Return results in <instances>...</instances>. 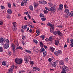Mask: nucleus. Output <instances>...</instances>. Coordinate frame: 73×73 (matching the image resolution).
<instances>
[{"instance_id": "1", "label": "nucleus", "mask_w": 73, "mask_h": 73, "mask_svg": "<svg viewBox=\"0 0 73 73\" xmlns=\"http://www.w3.org/2000/svg\"><path fill=\"white\" fill-rule=\"evenodd\" d=\"M48 5L50 6L51 8H48V7H45V9L46 10H48L50 11V12H55L56 11V8L55 7L53 6V5L52 4H50V3L48 4Z\"/></svg>"}, {"instance_id": "2", "label": "nucleus", "mask_w": 73, "mask_h": 73, "mask_svg": "<svg viewBox=\"0 0 73 73\" xmlns=\"http://www.w3.org/2000/svg\"><path fill=\"white\" fill-rule=\"evenodd\" d=\"M69 9H66L64 12H66L67 13V15H65V17L66 18V19H67L68 18V16H70V15H71V17H73V11L71 13H70L69 12Z\"/></svg>"}, {"instance_id": "3", "label": "nucleus", "mask_w": 73, "mask_h": 73, "mask_svg": "<svg viewBox=\"0 0 73 73\" xmlns=\"http://www.w3.org/2000/svg\"><path fill=\"white\" fill-rule=\"evenodd\" d=\"M69 71V68L64 65L62 67L61 73H66Z\"/></svg>"}, {"instance_id": "4", "label": "nucleus", "mask_w": 73, "mask_h": 73, "mask_svg": "<svg viewBox=\"0 0 73 73\" xmlns=\"http://www.w3.org/2000/svg\"><path fill=\"white\" fill-rule=\"evenodd\" d=\"M47 25L48 26V27H51V28H50L51 33H52V32H54V31H53L54 29V25H52L50 23H48L47 24Z\"/></svg>"}, {"instance_id": "5", "label": "nucleus", "mask_w": 73, "mask_h": 73, "mask_svg": "<svg viewBox=\"0 0 73 73\" xmlns=\"http://www.w3.org/2000/svg\"><path fill=\"white\" fill-rule=\"evenodd\" d=\"M11 47L12 49L13 50V54L14 56H16V49H15V44H14L12 43L11 44Z\"/></svg>"}, {"instance_id": "6", "label": "nucleus", "mask_w": 73, "mask_h": 73, "mask_svg": "<svg viewBox=\"0 0 73 73\" xmlns=\"http://www.w3.org/2000/svg\"><path fill=\"white\" fill-rule=\"evenodd\" d=\"M15 61L16 64H21L23 63V60L18 58L15 59Z\"/></svg>"}, {"instance_id": "7", "label": "nucleus", "mask_w": 73, "mask_h": 73, "mask_svg": "<svg viewBox=\"0 0 73 73\" xmlns=\"http://www.w3.org/2000/svg\"><path fill=\"white\" fill-rule=\"evenodd\" d=\"M7 43H5L3 46V47L4 49H8V48H9V41H6Z\"/></svg>"}, {"instance_id": "8", "label": "nucleus", "mask_w": 73, "mask_h": 73, "mask_svg": "<svg viewBox=\"0 0 73 73\" xmlns=\"http://www.w3.org/2000/svg\"><path fill=\"white\" fill-rule=\"evenodd\" d=\"M0 43L2 45H3V44H4V39L3 38H0Z\"/></svg>"}, {"instance_id": "9", "label": "nucleus", "mask_w": 73, "mask_h": 73, "mask_svg": "<svg viewBox=\"0 0 73 73\" xmlns=\"http://www.w3.org/2000/svg\"><path fill=\"white\" fill-rule=\"evenodd\" d=\"M39 3L42 4H46V2L45 1H39Z\"/></svg>"}, {"instance_id": "10", "label": "nucleus", "mask_w": 73, "mask_h": 73, "mask_svg": "<svg viewBox=\"0 0 73 73\" xmlns=\"http://www.w3.org/2000/svg\"><path fill=\"white\" fill-rule=\"evenodd\" d=\"M24 60L25 63H26V64H28V61H29L28 58L27 57H25L24 58Z\"/></svg>"}, {"instance_id": "11", "label": "nucleus", "mask_w": 73, "mask_h": 73, "mask_svg": "<svg viewBox=\"0 0 73 73\" xmlns=\"http://www.w3.org/2000/svg\"><path fill=\"white\" fill-rule=\"evenodd\" d=\"M63 8V5H60L59 7V8H58V9L59 11V10H62V8Z\"/></svg>"}, {"instance_id": "12", "label": "nucleus", "mask_w": 73, "mask_h": 73, "mask_svg": "<svg viewBox=\"0 0 73 73\" xmlns=\"http://www.w3.org/2000/svg\"><path fill=\"white\" fill-rule=\"evenodd\" d=\"M34 8H36L38 6V3H34Z\"/></svg>"}, {"instance_id": "13", "label": "nucleus", "mask_w": 73, "mask_h": 73, "mask_svg": "<svg viewBox=\"0 0 73 73\" xmlns=\"http://www.w3.org/2000/svg\"><path fill=\"white\" fill-rule=\"evenodd\" d=\"M59 62H60V65H62V67L64 66V65L65 66H65V65L64 64V62L62 61H59Z\"/></svg>"}, {"instance_id": "14", "label": "nucleus", "mask_w": 73, "mask_h": 73, "mask_svg": "<svg viewBox=\"0 0 73 73\" xmlns=\"http://www.w3.org/2000/svg\"><path fill=\"white\" fill-rule=\"evenodd\" d=\"M28 27V26L27 25H25L23 26H22V29H26L27 27Z\"/></svg>"}, {"instance_id": "15", "label": "nucleus", "mask_w": 73, "mask_h": 73, "mask_svg": "<svg viewBox=\"0 0 73 73\" xmlns=\"http://www.w3.org/2000/svg\"><path fill=\"white\" fill-rule=\"evenodd\" d=\"M33 69L34 72H35V71H36V69L37 70H38V71H40V69L37 67H34L33 68Z\"/></svg>"}, {"instance_id": "16", "label": "nucleus", "mask_w": 73, "mask_h": 73, "mask_svg": "<svg viewBox=\"0 0 73 73\" xmlns=\"http://www.w3.org/2000/svg\"><path fill=\"white\" fill-rule=\"evenodd\" d=\"M57 35H60L61 36H62V33L60 31H57Z\"/></svg>"}, {"instance_id": "17", "label": "nucleus", "mask_w": 73, "mask_h": 73, "mask_svg": "<svg viewBox=\"0 0 73 73\" xmlns=\"http://www.w3.org/2000/svg\"><path fill=\"white\" fill-rule=\"evenodd\" d=\"M70 41L71 42L70 44L71 46V47H73V39L72 38H71Z\"/></svg>"}, {"instance_id": "18", "label": "nucleus", "mask_w": 73, "mask_h": 73, "mask_svg": "<svg viewBox=\"0 0 73 73\" xmlns=\"http://www.w3.org/2000/svg\"><path fill=\"white\" fill-rule=\"evenodd\" d=\"M45 51V49L44 48L40 49L39 50V52L40 53H42V52H44Z\"/></svg>"}, {"instance_id": "19", "label": "nucleus", "mask_w": 73, "mask_h": 73, "mask_svg": "<svg viewBox=\"0 0 73 73\" xmlns=\"http://www.w3.org/2000/svg\"><path fill=\"white\" fill-rule=\"evenodd\" d=\"M58 43H59V41L58 40H56L55 42V44L56 45H58Z\"/></svg>"}, {"instance_id": "20", "label": "nucleus", "mask_w": 73, "mask_h": 73, "mask_svg": "<svg viewBox=\"0 0 73 73\" xmlns=\"http://www.w3.org/2000/svg\"><path fill=\"white\" fill-rule=\"evenodd\" d=\"M7 13L9 14H11L12 13V11L11 9H8L7 10Z\"/></svg>"}, {"instance_id": "21", "label": "nucleus", "mask_w": 73, "mask_h": 73, "mask_svg": "<svg viewBox=\"0 0 73 73\" xmlns=\"http://www.w3.org/2000/svg\"><path fill=\"white\" fill-rule=\"evenodd\" d=\"M57 64H56V62H54L52 64V66H54V67H55L56 66V65Z\"/></svg>"}, {"instance_id": "22", "label": "nucleus", "mask_w": 73, "mask_h": 73, "mask_svg": "<svg viewBox=\"0 0 73 73\" xmlns=\"http://www.w3.org/2000/svg\"><path fill=\"white\" fill-rule=\"evenodd\" d=\"M53 31H54V32H53V33H53L54 35H57V31H54V29Z\"/></svg>"}, {"instance_id": "23", "label": "nucleus", "mask_w": 73, "mask_h": 73, "mask_svg": "<svg viewBox=\"0 0 73 73\" xmlns=\"http://www.w3.org/2000/svg\"><path fill=\"white\" fill-rule=\"evenodd\" d=\"M25 51L26 52H27L28 53H31V51L28 50H25Z\"/></svg>"}, {"instance_id": "24", "label": "nucleus", "mask_w": 73, "mask_h": 73, "mask_svg": "<svg viewBox=\"0 0 73 73\" xmlns=\"http://www.w3.org/2000/svg\"><path fill=\"white\" fill-rule=\"evenodd\" d=\"M50 49L52 51V52H54V50L55 49V48H54L53 47H50Z\"/></svg>"}, {"instance_id": "25", "label": "nucleus", "mask_w": 73, "mask_h": 73, "mask_svg": "<svg viewBox=\"0 0 73 73\" xmlns=\"http://www.w3.org/2000/svg\"><path fill=\"white\" fill-rule=\"evenodd\" d=\"M2 64L3 65H6L7 64V63H6V62L5 61H3L2 62Z\"/></svg>"}, {"instance_id": "26", "label": "nucleus", "mask_w": 73, "mask_h": 73, "mask_svg": "<svg viewBox=\"0 0 73 73\" xmlns=\"http://www.w3.org/2000/svg\"><path fill=\"white\" fill-rule=\"evenodd\" d=\"M46 53H47V52H43V57H45V56H46Z\"/></svg>"}, {"instance_id": "27", "label": "nucleus", "mask_w": 73, "mask_h": 73, "mask_svg": "<svg viewBox=\"0 0 73 73\" xmlns=\"http://www.w3.org/2000/svg\"><path fill=\"white\" fill-rule=\"evenodd\" d=\"M8 6L9 8H11V4L10 3H8Z\"/></svg>"}, {"instance_id": "28", "label": "nucleus", "mask_w": 73, "mask_h": 73, "mask_svg": "<svg viewBox=\"0 0 73 73\" xmlns=\"http://www.w3.org/2000/svg\"><path fill=\"white\" fill-rule=\"evenodd\" d=\"M40 45L41 47L42 48H43L44 47V45H43V44L42 43V42H40Z\"/></svg>"}, {"instance_id": "29", "label": "nucleus", "mask_w": 73, "mask_h": 73, "mask_svg": "<svg viewBox=\"0 0 73 73\" xmlns=\"http://www.w3.org/2000/svg\"><path fill=\"white\" fill-rule=\"evenodd\" d=\"M13 24L14 27H16V23L14 22L13 23Z\"/></svg>"}, {"instance_id": "30", "label": "nucleus", "mask_w": 73, "mask_h": 73, "mask_svg": "<svg viewBox=\"0 0 73 73\" xmlns=\"http://www.w3.org/2000/svg\"><path fill=\"white\" fill-rule=\"evenodd\" d=\"M29 9L31 11H33V7L32 6H30Z\"/></svg>"}, {"instance_id": "31", "label": "nucleus", "mask_w": 73, "mask_h": 73, "mask_svg": "<svg viewBox=\"0 0 73 73\" xmlns=\"http://www.w3.org/2000/svg\"><path fill=\"white\" fill-rule=\"evenodd\" d=\"M0 52H3V47H0Z\"/></svg>"}, {"instance_id": "32", "label": "nucleus", "mask_w": 73, "mask_h": 73, "mask_svg": "<svg viewBox=\"0 0 73 73\" xmlns=\"http://www.w3.org/2000/svg\"><path fill=\"white\" fill-rule=\"evenodd\" d=\"M52 36H50V37L48 39L49 41H52Z\"/></svg>"}, {"instance_id": "33", "label": "nucleus", "mask_w": 73, "mask_h": 73, "mask_svg": "<svg viewBox=\"0 0 73 73\" xmlns=\"http://www.w3.org/2000/svg\"><path fill=\"white\" fill-rule=\"evenodd\" d=\"M40 17H44V15L42 14H40Z\"/></svg>"}, {"instance_id": "34", "label": "nucleus", "mask_w": 73, "mask_h": 73, "mask_svg": "<svg viewBox=\"0 0 73 73\" xmlns=\"http://www.w3.org/2000/svg\"><path fill=\"white\" fill-rule=\"evenodd\" d=\"M40 38H42V40H44V38H45V36L44 35H41L40 36Z\"/></svg>"}, {"instance_id": "35", "label": "nucleus", "mask_w": 73, "mask_h": 73, "mask_svg": "<svg viewBox=\"0 0 73 73\" xmlns=\"http://www.w3.org/2000/svg\"><path fill=\"white\" fill-rule=\"evenodd\" d=\"M30 63L31 65H34V63L33 62V61H30Z\"/></svg>"}, {"instance_id": "36", "label": "nucleus", "mask_w": 73, "mask_h": 73, "mask_svg": "<svg viewBox=\"0 0 73 73\" xmlns=\"http://www.w3.org/2000/svg\"><path fill=\"white\" fill-rule=\"evenodd\" d=\"M58 53L59 54H61L62 53V52L61 50H59L58 51Z\"/></svg>"}, {"instance_id": "37", "label": "nucleus", "mask_w": 73, "mask_h": 73, "mask_svg": "<svg viewBox=\"0 0 73 73\" xmlns=\"http://www.w3.org/2000/svg\"><path fill=\"white\" fill-rule=\"evenodd\" d=\"M54 54L56 56H58V52H54Z\"/></svg>"}, {"instance_id": "38", "label": "nucleus", "mask_w": 73, "mask_h": 73, "mask_svg": "<svg viewBox=\"0 0 73 73\" xmlns=\"http://www.w3.org/2000/svg\"><path fill=\"white\" fill-rule=\"evenodd\" d=\"M41 20L42 21H45L46 18L44 17L42 18H41Z\"/></svg>"}, {"instance_id": "39", "label": "nucleus", "mask_w": 73, "mask_h": 73, "mask_svg": "<svg viewBox=\"0 0 73 73\" xmlns=\"http://www.w3.org/2000/svg\"><path fill=\"white\" fill-rule=\"evenodd\" d=\"M64 7L65 8H68V6H67V5L66 4L64 5Z\"/></svg>"}, {"instance_id": "40", "label": "nucleus", "mask_w": 73, "mask_h": 73, "mask_svg": "<svg viewBox=\"0 0 73 73\" xmlns=\"http://www.w3.org/2000/svg\"><path fill=\"white\" fill-rule=\"evenodd\" d=\"M1 9H5V7L3 6H1Z\"/></svg>"}, {"instance_id": "41", "label": "nucleus", "mask_w": 73, "mask_h": 73, "mask_svg": "<svg viewBox=\"0 0 73 73\" xmlns=\"http://www.w3.org/2000/svg\"><path fill=\"white\" fill-rule=\"evenodd\" d=\"M43 11H44V13H48V11H47V10H44Z\"/></svg>"}, {"instance_id": "42", "label": "nucleus", "mask_w": 73, "mask_h": 73, "mask_svg": "<svg viewBox=\"0 0 73 73\" xmlns=\"http://www.w3.org/2000/svg\"><path fill=\"white\" fill-rule=\"evenodd\" d=\"M38 50L37 49H35V52L36 53H38Z\"/></svg>"}, {"instance_id": "43", "label": "nucleus", "mask_w": 73, "mask_h": 73, "mask_svg": "<svg viewBox=\"0 0 73 73\" xmlns=\"http://www.w3.org/2000/svg\"><path fill=\"white\" fill-rule=\"evenodd\" d=\"M13 30L14 31H16V28L15 27H14L13 28Z\"/></svg>"}, {"instance_id": "44", "label": "nucleus", "mask_w": 73, "mask_h": 73, "mask_svg": "<svg viewBox=\"0 0 73 73\" xmlns=\"http://www.w3.org/2000/svg\"><path fill=\"white\" fill-rule=\"evenodd\" d=\"M33 42H35V44H37V43L38 42H37V40H33Z\"/></svg>"}, {"instance_id": "45", "label": "nucleus", "mask_w": 73, "mask_h": 73, "mask_svg": "<svg viewBox=\"0 0 73 73\" xmlns=\"http://www.w3.org/2000/svg\"><path fill=\"white\" fill-rule=\"evenodd\" d=\"M3 21H0V25H3Z\"/></svg>"}, {"instance_id": "46", "label": "nucleus", "mask_w": 73, "mask_h": 73, "mask_svg": "<svg viewBox=\"0 0 73 73\" xmlns=\"http://www.w3.org/2000/svg\"><path fill=\"white\" fill-rule=\"evenodd\" d=\"M11 54H12V53L11 52L9 51L8 52V54L9 55V56H11Z\"/></svg>"}, {"instance_id": "47", "label": "nucleus", "mask_w": 73, "mask_h": 73, "mask_svg": "<svg viewBox=\"0 0 73 73\" xmlns=\"http://www.w3.org/2000/svg\"><path fill=\"white\" fill-rule=\"evenodd\" d=\"M12 68H10V70H9V72L10 73H11V72H12Z\"/></svg>"}, {"instance_id": "48", "label": "nucleus", "mask_w": 73, "mask_h": 73, "mask_svg": "<svg viewBox=\"0 0 73 73\" xmlns=\"http://www.w3.org/2000/svg\"><path fill=\"white\" fill-rule=\"evenodd\" d=\"M15 44L16 45H17V46H18V45H19V42H18V41H16Z\"/></svg>"}, {"instance_id": "49", "label": "nucleus", "mask_w": 73, "mask_h": 73, "mask_svg": "<svg viewBox=\"0 0 73 73\" xmlns=\"http://www.w3.org/2000/svg\"><path fill=\"white\" fill-rule=\"evenodd\" d=\"M52 61V59L51 58H49L48 59V61H49V62H51Z\"/></svg>"}, {"instance_id": "50", "label": "nucleus", "mask_w": 73, "mask_h": 73, "mask_svg": "<svg viewBox=\"0 0 73 73\" xmlns=\"http://www.w3.org/2000/svg\"><path fill=\"white\" fill-rule=\"evenodd\" d=\"M22 38L23 40H25L26 38L25 37V36H23Z\"/></svg>"}, {"instance_id": "51", "label": "nucleus", "mask_w": 73, "mask_h": 73, "mask_svg": "<svg viewBox=\"0 0 73 73\" xmlns=\"http://www.w3.org/2000/svg\"><path fill=\"white\" fill-rule=\"evenodd\" d=\"M21 6H24V2H22L21 3Z\"/></svg>"}, {"instance_id": "52", "label": "nucleus", "mask_w": 73, "mask_h": 73, "mask_svg": "<svg viewBox=\"0 0 73 73\" xmlns=\"http://www.w3.org/2000/svg\"><path fill=\"white\" fill-rule=\"evenodd\" d=\"M24 2L25 3V5H27V2L26 1L24 0Z\"/></svg>"}, {"instance_id": "53", "label": "nucleus", "mask_w": 73, "mask_h": 73, "mask_svg": "<svg viewBox=\"0 0 73 73\" xmlns=\"http://www.w3.org/2000/svg\"><path fill=\"white\" fill-rule=\"evenodd\" d=\"M29 26L30 27H31L32 28H35V27H34L33 25H30Z\"/></svg>"}, {"instance_id": "54", "label": "nucleus", "mask_w": 73, "mask_h": 73, "mask_svg": "<svg viewBox=\"0 0 73 73\" xmlns=\"http://www.w3.org/2000/svg\"><path fill=\"white\" fill-rule=\"evenodd\" d=\"M10 16L9 15H8L7 16V19H10Z\"/></svg>"}, {"instance_id": "55", "label": "nucleus", "mask_w": 73, "mask_h": 73, "mask_svg": "<svg viewBox=\"0 0 73 73\" xmlns=\"http://www.w3.org/2000/svg\"><path fill=\"white\" fill-rule=\"evenodd\" d=\"M19 73H23V71L21 70L19 72Z\"/></svg>"}, {"instance_id": "56", "label": "nucleus", "mask_w": 73, "mask_h": 73, "mask_svg": "<svg viewBox=\"0 0 73 73\" xmlns=\"http://www.w3.org/2000/svg\"><path fill=\"white\" fill-rule=\"evenodd\" d=\"M28 17H29V19H31V16H30V15H28Z\"/></svg>"}, {"instance_id": "57", "label": "nucleus", "mask_w": 73, "mask_h": 73, "mask_svg": "<svg viewBox=\"0 0 73 73\" xmlns=\"http://www.w3.org/2000/svg\"><path fill=\"white\" fill-rule=\"evenodd\" d=\"M36 32L37 34H38V33H40V31H36Z\"/></svg>"}, {"instance_id": "58", "label": "nucleus", "mask_w": 73, "mask_h": 73, "mask_svg": "<svg viewBox=\"0 0 73 73\" xmlns=\"http://www.w3.org/2000/svg\"><path fill=\"white\" fill-rule=\"evenodd\" d=\"M67 41L68 43H69V38H68L67 40Z\"/></svg>"}, {"instance_id": "59", "label": "nucleus", "mask_w": 73, "mask_h": 73, "mask_svg": "<svg viewBox=\"0 0 73 73\" xmlns=\"http://www.w3.org/2000/svg\"><path fill=\"white\" fill-rule=\"evenodd\" d=\"M19 49H21V50H22L23 49V47H22L19 46Z\"/></svg>"}, {"instance_id": "60", "label": "nucleus", "mask_w": 73, "mask_h": 73, "mask_svg": "<svg viewBox=\"0 0 73 73\" xmlns=\"http://www.w3.org/2000/svg\"><path fill=\"white\" fill-rule=\"evenodd\" d=\"M29 32H30V33H31V32H32V29H31L29 31Z\"/></svg>"}, {"instance_id": "61", "label": "nucleus", "mask_w": 73, "mask_h": 73, "mask_svg": "<svg viewBox=\"0 0 73 73\" xmlns=\"http://www.w3.org/2000/svg\"><path fill=\"white\" fill-rule=\"evenodd\" d=\"M66 47H67V45H66V44H65L64 45V48H66Z\"/></svg>"}, {"instance_id": "62", "label": "nucleus", "mask_w": 73, "mask_h": 73, "mask_svg": "<svg viewBox=\"0 0 73 73\" xmlns=\"http://www.w3.org/2000/svg\"><path fill=\"white\" fill-rule=\"evenodd\" d=\"M45 41H49V39H48V38H46L45 40Z\"/></svg>"}, {"instance_id": "63", "label": "nucleus", "mask_w": 73, "mask_h": 73, "mask_svg": "<svg viewBox=\"0 0 73 73\" xmlns=\"http://www.w3.org/2000/svg\"><path fill=\"white\" fill-rule=\"evenodd\" d=\"M24 19L25 20H28V19H27V17H24Z\"/></svg>"}, {"instance_id": "64", "label": "nucleus", "mask_w": 73, "mask_h": 73, "mask_svg": "<svg viewBox=\"0 0 73 73\" xmlns=\"http://www.w3.org/2000/svg\"><path fill=\"white\" fill-rule=\"evenodd\" d=\"M65 60H66V61H67L68 60V58H65Z\"/></svg>"}]
</instances>
